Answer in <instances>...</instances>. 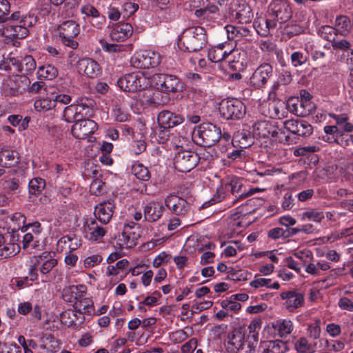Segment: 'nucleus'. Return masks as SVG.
Masks as SVG:
<instances>
[{"instance_id":"1","label":"nucleus","mask_w":353,"mask_h":353,"mask_svg":"<svg viewBox=\"0 0 353 353\" xmlns=\"http://www.w3.org/2000/svg\"><path fill=\"white\" fill-rule=\"evenodd\" d=\"M292 17V10L289 3L285 0H272L268 6L265 13V27L260 28L263 32L261 34L266 36L271 30L276 29L278 26L288 21Z\"/></svg>"},{"instance_id":"2","label":"nucleus","mask_w":353,"mask_h":353,"mask_svg":"<svg viewBox=\"0 0 353 353\" xmlns=\"http://www.w3.org/2000/svg\"><path fill=\"white\" fill-rule=\"evenodd\" d=\"M224 190L230 192L231 194L235 197L232 201V203L235 204L239 201L243 200L256 192H259L260 189L254 188L247 190L243 179L237 176H232L229 181L225 184L224 187L217 189L216 196H214L212 200L214 201H221L226 196Z\"/></svg>"},{"instance_id":"3","label":"nucleus","mask_w":353,"mask_h":353,"mask_svg":"<svg viewBox=\"0 0 353 353\" xmlns=\"http://www.w3.org/2000/svg\"><path fill=\"white\" fill-rule=\"evenodd\" d=\"M180 42L183 50L196 52L205 47L208 42L206 32L201 26L190 28L183 33Z\"/></svg>"},{"instance_id":"4","label":"nucleus","mask_w":353,"mask_h":353,"mask_svg":"<svg viewBox=\"0 0 353 353\" xmlns=\"http://www.w3.org/2000/svg\"><path fill=\"white\" fill-rule=\"evenodd\" d=\"M193 141L202 147H211L221 139V130L212 123L200 124L193 132Z\"/></svg>"},{"instance_id":"5","label":"nucleus","mask_w":353,"mask_h":353,"mask_svg":"<svg viewBox=\"0 0 353 353\" xmlns=\"http://www.w3.org/2000/svg\"><path fill=\"white\" fill-rule=\"evenodd\" d=\"M117 83L121 90L132 92L145 90L151 85L150 79L140 71L124 75Z\"/></svg>"},{"instance_id":"6","label":"nucleus","mask_w":353,"mask_h":353,"mask_svg":"<svg viewBox=\"0 0 353 353\" xmlns=\"http://www.w3.org/2000/svg\"><path fill=\"white\" fill-rule=\"evenodd\" d=\"M219 112L225 119H240L245 114V106L236 99H223L219 104Z\"/></svg>"},{"instance_id":"7","label":"nucleus","mask_w":353,"mask_h":353,"mask_svg":"<svg viewBox=\"0 0 353 353\" xmlns=\"http://www.w3.org/2000/svg\"><path fill=\"white\" fill-rule=\"evenodd\" d=\"M197 153L190 150H180L174 157V165L181 172H188L194 168L199 162Z\"/></svg>"},{"instance_id":"8","label":"nucleus","mask_w":353,"mask_h":353,"mask_svg":"<svg viewBox=\"0 0 353 353\" xmlns=\"http://www.w3.org/2000/svg\"><path fill=\"white\" fill-rule=\"evenodd\" d=\"M159 63V55L150 50L137 52L130 59L131 66L139 69L154 68Z\"/></svg>"},{"instance_id":"9","label":"nucleus","mask_w":353,"mask_h":353,"mask_svg":"<svg viewBox=\"0 0 353 353\" xmlns=\"http://www.w3.org/2000/svg\"><path fill=\"white\" fill-rule=\"evenodd\" d=\"M59 36L62 42L66 46L72 49L78 47V43L74 39L79 34V26L74 21H66L58 28Z\"/></svg>"},{"instance_id":"10","label":"nucleus","mask_w":353,"mask_h":353,"mask_svg":"<svg viewBox=\"0 0 353 353\" xmlns=\"http://www.w3.org/2000/svg\"><path fill=\"white\" fill-rule=\"evenodd\" d=\"M153 81L158 89L166 92H176L183 89L182 83L174 75L156 74L153 76Z\"/></svg>"},{"instance_id":"11","label":"nucleus","mask_w":353,"mask_h":353,"mask_svg":"<svg viewBox=\"0 0 353 353\" xmlns=\"http://www.w3.org/2000/svg\"><path fill=\"white\" fill-rule=\"evenodd\" d=\"M230 6L229 7V13L231 17L242 24L252 22L254 18V13L251 7L248 3H238L232 1Z\"/></svg>"},{"instance_id":"12","label":"nucleus","mask_w":353,"mask_h":353,"mask_svg":"<svg viewBox=\"0 0 353 353\" xmlns=\"http://www.w3.org/2000/svg\"><path fill=\"white\" fill-rule=\"evenodd\" d=\"M272 73V67L270 64H261L252 74L250 78V83L256 88H262L270 79Z\"/></svg>"},{"instance_id":"13","label":"nucleus","mask_w":353,"mask_h":353,"mask_svg":"<svg viewBox=\"0 0 353 353\" xmlns=\"http://www.w3.org/2000/svg\"><path fill=\"white\" fill-rule=\"evenodd\" d=\"M284 128L293 134L308 137L313 131L312 126L305 120L289 119L283 122Z\"/></svg>"},{"instance_id":"14","label":"nucleus","mask_w":353,"mask_h":353,"mask_svg":"<svg viewBox=\"0 0 353 353\" xmlns=\"http://www.w3.org/2000/svg\"><path fill=\"white\" fill-rule=\"evenodd\" d=\"M97 129V124L91 119L78 121L72 127V134L79 139H85Z\"/></svg>"},{"instance_id":"15","label":"nucleus","mask_w":353,"mask_h":353,"mask_svg":"<svg viewBox=\"0 0 353 353\" xmlns=\"http://www.w3.org/2000/svg\"><path fill=\"white\" fill-rule=\"evenodd\" d=\"M72 293H74V290H78V286L72 285L69 288ZM75 302L73 307L77 312L83 314L91 315L94 312V303L90 298L85 297L83 294H77L75 292Z\"/></svg>"},{"instance_id":"16","label":"nucleus","mask_w":353,"mask_h":353,"mask_svg":"<svg viewBox=\"0 0 353 353\" xmlns=\"http://www.w3.org/2000/svg\"><path fill=\"white\" fill-rule=\"evenodd\" d=\"M165 205L176 215H185L190 210V205L187 201L173 194H170L165 199Z\"/></svg>"},{"instance_id":"17","label":"nucleus","mask_w":353,"mask_h":353,"mask_svg":"<svg viewBox=\"0 0 353 353\" xmlns=\"http://www.w3.org/2000/svg\"><path fill=\"white\" fill-rule=\"evenodd\" d=\"M115 205L112 201L99 203L94 208V214L97 220L103 224H108L114 212Z\"/></svg>"},{"instance_id":"18","label":"nucleus","mask_w":353,"mask_h":353,"mask_svg":"<svg viewBox=\"0 0 353 353\" xmlns=\"http://www.w3.org/2000/svg\"><path fill=\"white\" fill-rule=\"evenodd\" d=\"M280 130L273 122L270 121H259L253 125V132L263 138L272 136L277 137Z\"/></svg>"},{"instance_id":"19","label":"nucleus","mask_w":353,"mask_h":353,"mask_svg":"<svg viewBox=\"0 0 353 353\" xmlns=\"http://www.w3.org/2000/svg\"><path fill=\"white\" fill-rule=\"evenodd\" d=\"M83 230L85 237L90 241H93L101 239L107 232L105 228L101 226L94 219L88 220L85 223Z\"/></svg>"},{"instance_id":"20","label":"nucleus","mask_w":353,"mask_h":353,"mask_svg":"<svg viewBox=\"0 0 353 353\" xmlns=\"http://www.w3.org/2000/svg\"><path fill=\"white\" fill-rule=\"evenodd\" d=\"M183 119L181 116L175 114L170 111L163 110L161 112L157 118V122L160 129L169 130L183 123Z\"/></svg>"},{"instance_id":"21","label":"nucleus","mask_w":353,"mask_h":353,"mask_svg":"<svg viewBox=\"0 0 353 353\" xmlns=\"http://www.w3.org/2000/svg\"><path fill=\"white\" fill-rule=\"evenodd\" d=\"M228 349L232 353H236L243 349L245 340V330L242 327L234 328L228 336Z\"/></svg>"},{"instance_id":"22","label":"nucleus","mask_w":353,"mask_h":353,"mask_svg":"<svg viewBox=\"0 0 353 353\" xmlns=\"http://www.w3.org/2000/svg\"><path fill=\"white\" fill-rule=\"evenodd\" d=\"M163 211L164 207L161 203L151 201L143 208L144 220L148 222H155L161 217Z\"/></svg>"},{"instance_id":"23","label":"nucleus","mask_w":353,"mask_h":353,"mask_svg":"<svg viewBox=\"0 0 353 353\" xmlns=\"http://www.w3.org/2000/svg\"><path fill=\"white\" fill-rule=\"evenodd\" d=\"M79 72H83L90 78L97 77L100 74L99 65L92 59H82L77 61Z\"/></svg>"},{"instance_id":"24","label":"nucleus","mask_w":353,"mask_h":353,"mask_svg":"<svg viewBox=\"0 0 353 353\" xmlns=\"http://www.w3.org/2000/svg\"><path fill=\"white\" fill-rule=\"evenodd\" d=\"M132 26L128 23L114 25L110 32V37L112 41H123L132 36Z\"/></svg>"},{"instance_id":"25","label":"nucleus","mask_w":353,"mask_h":353,"mask_svg":"<svg viewBox=\"0 0 353 353\" xmlns=\"http://www.w3.org/2000/svg\"><path fill=\"white\" fill-rule=\"evenodd\" d=\"M281 297L282 299L286 300L284 305L290 312H293L296 308L301 307L304 303L303 295L292 291L282 292Z\"/></svg>"},{"instance_id":"26","label":"nucleus","mask_w":353,"mask_h":353,"mask_svg":"<svg viewBox=\"0 0 353 353\" xmlns=\"http://www.w3.org/2000/svg\"><path fill=\"white\" fill-rule=\"evenodd\" d=\"M76 105L79 121L87 119L86 118L92 117L94 115V108L96 105L94 100L88 98L82 99Z\"/></svg>"},{"instance_id":"27","label":"nucleus","mask_w":353,"mask_h":353,"mask_svg":"<svg viewBox=\"0 0 353 353\" xmlns=\"http://www.w3.org/2000/svg\"><path fill=\"white\" fill-rule=\"evenodd\" d=\"M4 32L8 34L9 37L16 39H23L28 35L29 30L19 21L18 23H7L4 28Z\"/></svg>"},{"instance_id":"28","label":"nucleus","mask_w":353,"mask_h":353,"mask_svg":"<svg viewBox=\"0 0 353 353\" xmlns=\"http://www.w3.org/2000/svg\"><path fill=\"white\" fill-rule=\"evenodd\" d=\"M253 143V139L250 132L246 130L237 131L233 136L232 144L234 148H247Z\"/></svg>"},{"instance_id":"29","label":"nucleus","mask_w":353,"mask_h":353,"mask_svg":"<svg viewBox=\"0 0 353 353\" xmlns=\"http://www.w3.org/2000/svg\"><path fill=\"white\" fill-rule=\"evenodd\" d=\"M20 161V155L16 150H3L0 152V164L10 168L17 165Z\"/></svg>"},{"instance_id":"30","label":"nucleus","mask_w":353,"mask_h":353,"mask_svg":"<svg viewBox=\"0 0 353 353\" xmlns=\"http://www.w3.org/2000/svg\"><path fill=\"white\" fill-rule=\"evenodd\" d=\"M292 109H290L291 112L299 117H304L312 113L314 105L306 99L305 101L301 99L298 103L292 104Z\"/></svg>"},{"instance_id":"31","label":"nucleus","mask_w":353,"mask_h":353,"mask_svg":"<svg viewBox=\"0 0 353 353\" xmlns=\"http://www.w3.org/2000/svg\"><path fill=\"white\" fill-rule=\"evenodd\" d=\"M132 229L133 228L129 224L125 225L123 232L121 234L123 239L119 238V240L123 241V245H125L126 247L131 248L132 246L136 245V241L139 236V234L132 231Z\"/></svg>"},{"instance_id":"32","label":"nucleus","mask_w":353,"mask_h":353,"mask_svg":"<svg viewBox=\"0 0 353 353\" xmlns=\"http://www.w3.org/2000/svg\"><path fill=\"white\" fill-rule=\"evenodd\" d=\"M223 45H220L209 52V59L212 62H225L227 59L230 58V55H232V53H231L232 50H230L229 52L223 50Z\"/></svg>"},{"instance_id":"33","label":"nucleus","mask_w":353,"mask_h":353,"mask_svg":"<svg viewBox=\"0 0 353 353\" xmlns=\"http://www.w3.org/2000/svg\"><path fill=\"white\" fill-rule=\"evenodd\" d=\"M50 256V252H44L41 255L34 256L31 262L32 265H31V268L30 270V276L31 281H35L38 278L37 269L38 266L41 264L42 262L50 259L48 257Z\"/></svg>"},{"instance_id":"34","label":"nucleus","mask_w":353,"mask_h":353,"mask_svg":"<svg viewBox=\"0 0 353 353\" xmlns=\"http://www.w3.org/2000/svg\"><path fill=\"white\" fill-rule=\"evenodd\" d=\"M19 65V72L26 76L33 72L37 67L36 61L30 55H27L20 60Z\"/></svg>"},{"instance_id":"35","label":"nucleus","mask_w":353,"mask_h":353,"mask_svg":"<svg viewBox=\"0 0 353 353\" xmlns=\"http://www.w3.org/2000/svg\"><path fill=\"white\" fill-rule=\"evenodd\" d=\"M335 26L337 33L339 32L342 35H346L352 28L351 20L347 16L340 15L336 19Z\"/></svg>"},{"instance_id":"36","label":"nucleus","mask_w":353,"mask_h":353,"mask_svg":"<svg viewBox=\"0 0 353 353\" xmlns=\"http://www.w3.org/2000/svg\"><path fill=\"white\" fill-rule=\"evenodd\" d=\"M1 181L2 188L7 194L16 193L21 185L19 179L16 177H7Z\"/></svg>"},{"instance_id":"37","label":"nucleus","mask_w":353,"mask_h":353,"mask_svg":"<svg viewBox=\"0 0 353 353\" xmlns=\"http://www.w3.org/2000/svg\"><path fill=\"white\" fill-rule=\"evenodd\" d=\"M288 350L286 342L280 340L268 342L266 348L263 353H285Z\"/></svg>"},{"instance_id":"38","label":"nucleus","mask_w":353,"mask_h":353,"mask_svg":"<svg viewBox=\"0 0 353 353\" xmlns=\"http://www.w3.org/2000/svg\"><path fill=\"white\" fill-rule=\"evenodd\" d=\"M64 245L69 252L77 250L81 245V240L74 234L73 236H65L58 241V245Z\"/></svg>"},{"instance_id":"39","label":"nucleus","mask_w":353,"mask_h":353,"mask_svg":"<svg viewBox=\"0 0 353 353\" xmlns=\"http://www.w3.org/2000/svg\"><path fill=\"white\" fill-rule=\"evenodd\" d=\"M38 72L41 77L52 80L57 76L58 70L55 66L48 64L39 67Z\"/></svg>"},{"instance_id":"40","label":"nucleus","mask_w":353,"mask_h":353,"mask_svg":"<svg viewBox=\"0 0 353 353\" xmlns=\"http://www.w3.org/2000/svg\"><path fill=\"white\" fill-rule=\"evenodd\" d=\"M231 53L232 55L230 56V58H228L225 63H228V67L233 71L235 72H241L243 70V64L242 61L239 60H236V55L239 56V53H238V50H232Z\"/></svg>"},{"instance_id":"41","label":"nucleus","mask_w":353,"mask_h":353,"mask_svg":"<svg viewBox=\"0 0 353 353\" xmlns=\"http://www.w3.org/2000/svg\"><path fill=\"white\" fill-rule=\"evenodd\" d=\"M46 182L41 178H34L29 182V193L30 194H39L45 188Z\"/></svg>"},{"instance_id":"42","label":"nucleus","mask_w":353,"mask_h":353,"mask_svg":"<svg viewBox=\"0 0 353 353\" xmlns=\"http://www.w3.org/2000/svg\"><path fill=\"white\" fill-rule=\"evenodd\" d=\"M228 34V38L233 39L234 36L240 37H246L249 34L250 30L245 27H236L234 26L228 25L225 27Z\"/></svg>"},{"instance_id":"43","label":"nucleus","mask_w":353,"mask_h":353,"mask_svg":"<svg viewBox=\"0 0 353 353\" xmlns=\"http://www.w3.org/2000/svg\"><path fill=\"white\" fill-rule=\"evenodd\" d=\"M318 34L323 39L332 42L335 39L337 32L330 26H323L319 28Z\"/></svg>"},{"instance_id":"44","label":"nucleus","mask_w":353,"mask_h":353,"mask_svg":"<svg viewBox=\"0 0 353 353\" xmlns=\"http://www.w3.org/2000/svg\"><path fill=\"white\" fill-rule=\"evenodd\" d=\"M63 117L68 123L77 122L79 121L77 105H70L65 108Z\"/></svg>"},{"instance_id":"45","label":"nucleus","mask_w":353,"mask_h":353,"mask_svg":"<svg viewBox=\"0 0 353 353\" xmlns=\"http://www.w3.org/2000/svg\"><path fill=\"white\" fill-rule=\"evenodd\" d=\"M324 132L326 134V138L323 137V139L330 143L338 142V135H341L337 125H326L324 127Z\"/></svg>"},{"instance_id":"46","label":"nucleus","mask_w":353,"mask_h":353,"mask_svg":"<svg viewBox=\"0 0 353 353\" xmlns=\"http://www.w3.org/2000/svg\"><path fill=\"white\" fill-rule=\"evenodd\" d=\"M34 108L38 112H46L54 108V101L49 98H43L36 100L34 103Z\"/></svg>"},{"instance_id":"47","label":"nucleus","mask_w":353,"mask_h":353,"mask_svg":"<svg viewBox=\"0 0 353 353\" xmlns=\"http://www.w3.org/2000/svg\"><path fill=\"white\" fill-rule=\"evenodd\" d=\"M132 173L139 179L148 181L150 179V173L148 169L141 164L133 165Z\"/></svg>"},{"instance_id":"48","label":"nucleus","mask_w":353,"mask_h":353,"mask_svg":"<svg viewBox=\"0 0 353 353\" xmlns=\"http://www.w3.org/2000/svg\"><path fill=\"white\" fill-rule=\"evenodd\" d=\"M19 245L14 243L4 245L1 250H0V259L15 255L19 252Z\"/></svg>"},{"instance_id":"49","label":"nucleus","mask_w":353,"mask_h":353,"mask_svg":"<svg viewBox=\"0 0 353 353\" xmlns=\"http://www.w3.org/2000/svg\"><path fill=\"white\" fill-rule=\"evenodd\" d=\"M76 312L75 310L63 312L60 316L61 323L68 326L75 324L77 319Z\"/></svg>"},{"instance_id":"50","label":"nucleus","mask_w":353,"mask_h":353,"mask_svg":"<svg viewBox=\"0 0 353 353\" xmlns=\"http://www.w3.org/2000/svg\"><path fill=\"white\" fill-rule=\"evenodd\" d=\"M19 64L20 61L14 57H8L0 63V68L6 71L15 69L17 72H19Z\"/></svg>"},{"instance_id":"51","label":"nucleus","mask_w":353,"mask_h":353,"mask_svg":"<svg viewBox=\"0 0 353 353\" xmlns=\"http://www.w3.org/2000/svg\"><path fill=\"white\" fill-rule=\"evenodd\" d=\"M113 112L115 120L119 122H125L130 119V114L119 104H115Z\"/></svg>"},{"instance_id":"52","label":"nucleus","mask_w":353,"mask_h":353,"mask_svg":"<svg viewBox=\"0 0 353 353\" xmlns=\"http://www.w3.org/2000/svg\"><path fill=\"white\" fill-rule=\"evenodd\" d=\"M129 265V262L127 259H122L118 261L115 265H109L107 268V275H117L119 270H123L126 268Z\"/></svg>"},{"instance_id":"53","label":"nucleus","mask_w":353,"mask_h":353,"mask_svg":"<svg viewBox=\"0 0 353 353\" xmlns=\"http://www.w3.org/2000/svg\"><path fill=\"white\" fill-rule=\"evenodd\" d=\"M303 216L307 218L310 221L315 222H321L324 219L323 212L313 209L303 213Z\"/></svg>"},{"instance_id":"54","label":"nucleus","mask_w":353,"mask_h":353,"mask_svg":"<svg viewBox=\"0 0 353 353\" xmlns=\"http://www.w3.org/2000/svg\"><path fill=\"white\" fill-rule=\"evenodd\" d=\"M294 348L299 353H307L311 352L312 346L306 338L301 337L296 341Z\"/></svg>"},{"instance_id":"55","label":"nucleus","mask_w":353,"mask_h":353,"mask_svg":"<svg viewBox=\"0 0 353 353\" xmlns=\"http://www.w3.org/2000/svg\"><path fill=\"white\" fill-rule=\"evenodd\" d=\"M10 4L8 0H0V23L8 20Z\"/></svg>"},{"instance_id":"56","label":"nucleus","mask_w":353,"mask_h":353,"mask_svg":"<svg viewBox=\"0 0 353 353\" xmlns=\"http://www.w3.org/2000/svg\"><path fill=\"white\" fill-rule=\"evenodd\" d=\"M285 33L289 37L299 35L303 32V28L296 23H289L284 28Z\"/></svg>"},{"instance_id":"57","label":"nucleus","mask_w":353,"mask_h":353,"mask_svg":"<svg viewBox=\"0 0 353 353\" xmlns=\"http://www.w3.org/2000/svg\"><path fill=\"white\" fill-rule=\"evenodd\" d=\"M14 81L17 83V85L15 88L12 87V89H14L17 91L25 90L26 87H29L30 84L29 78L23 74L16 76L14 79Z\"/></svg>"},{"instance_id":"58","label":"nucleus","mask_w":353,"mask_h":353,"mask_svg":"<svg viewBox=\"0 0 353 353\" xmlns=\"http://www.w3.org/2000/svg\"><path fill=\"white\" fill-rule=\"evenodd\" d=\"M269 112L271 117L277 119H281L285 117V112L283 111V104L281 103L270 105Z\"/></svg>"},{"instance_id":"59","label":"nucleus","mask_w":353,"mask_h":353,"mask_svg":"<svg viewBox=\"0 0 353 353\" xmlns=\"http://www.w3.org/2000/svg\"><path fill=\"white\" fill-rule=\"evenodd\" d=\"M221 307L226 310H231V311H234V312H238L241 307V305L239 303H238L237 301H235V300H234L233 299H231L230 300L228 299H225V300H223L221 303Z\"/></svg>"},{"instance_id":"60","label":"nucleus","mask_w":353,"mask_h":353,"mask_svg":"<svg viewBox=\"0 0 353 353\" xmlns=\"http://www.w3.org/2000/svg\"><path fill=\"white\" fill-rule=\"evenodd\" d=\"M104 185L101 180L96 179L91 183L90 191L92 194L98 196L102 193Z\"/></svg>"},{"instance_id":"61","label":"nucleus","mask_w":353,"mask_h":353,"mask_svg":"<svg viewBox=\"0 0 353 353\" xmlns=\"http://www.w3.org/2000/svg\"><path fill=\"white\" fill-rule=\"evenodd\" d=\"M101 43L103 50L109 52H119L125 50V46L117 44H110L101 40Z\"/></svg>"},{"instance_id":"62","label":"nucleus","mask_w":353,"mask_h":353,"mask_svg":"<svg viewBox=\"0 0 353 353\" xmlns=\"http://www.w3.org/2000/svg\"><path fill=\"white\" fill-rule=\"evenodd\" d=\"M291 61L294 67H297L307 61V57L301 52H294L291 54Z\"/></svg>"},{"instance_id":"63","label":"nucleus","mask_w":353,"mask_h":353,"mask_svg":"<svg viewBox=\"0 0 353 353\" xmlns=\"http://www.w3.org/2000/svg\"><path fill=\"white\" fill-rule=\"evenodd\" d=\"M57 261L54 259H50L41 263L40 268V272L43 274H46L50 272V270L57 265Z\"/></svg>"},{"instance_id":"64","label":"nucleus","mask_w":353,"mask_h":353,"mask_svg":"<svg viewBox=\"0 0 353 353\" xmlns=\"http://www.w3.org/2000/svg\"><path fill=\"white\" fill-rule=\"evenodd\" d=\"M332 46L334 50H350L351 44L346 39L341 40H334L332 42Z\"/></svg>"}]
</instances>
